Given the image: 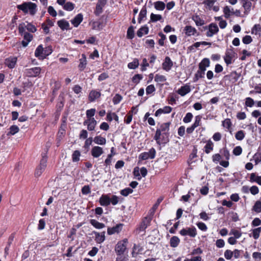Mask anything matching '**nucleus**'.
Instances as JSON below:
<instances>
[{
	"label": "nucleus",
	"mask_w": 261,
	"mask_h": 261,
	"mask_svg": "<svg viewBox=\"0 0 261 261\" xmlns=\"http://www.w3.org/2000/svg\"><path fill=\"white\" fill-rule=\"evenodd\" d=\"M122 96L119 94H116L113 98V102L114 105L119 103L122 100Z\"/></svg>",
	"instance_id": "nucleus-56"
},
{
	"label": "nucleus",
	"mask_w": 261,
	"mask_h": 261,
	"mask_svg": "<svg viewBox=\"0 0 261 261\" xmlns=\"http://www.w3.org/2000/svg\"><path fill=\"white\" fill-rule=\"evenodd\" d=\"M91 152L94 158H97L103 154V150L101 147L96 146L92 148Z\"/></svg>",
	"instance_id": "nucleus-14"
},
{
	"label": "nucleus",
	"mask_w": 261,
	"mask_h": 261,
	"mask_svg": "<svg viewBox=\"0 0 261 261\" xmlns=\"http://www.w3.org/2000/svg\"><path fill=\"white\" fill-rule=\"evenodd\" d=\"M179 233L182 236H189L192 238H194L197 235L196 229L194 227L183 228Z\"/></svg>",
	"instance_id": "nucleus-8"
},
{
	"label": "nucleus",
	"mask_w": 261,
	"mask_h": 261,
	"mask_svg": "<svg viewBox=\"0 0 261 261\" xmlns=\"http://www.w3.org/2000/svg\"><path fill=\"white\" fill-rule=\"evenodd\" d=\"M205 152L206 153L208 154L213 149V143L209 140L204 146Z\"/></svg>",
	"instance_id": "nucleus-37"
},
{
	"label": "nucleus",
	"mask_w": 261,
	"mask_h": 261,
	"mask_svg": "<svg viewBox=\"0 0 261 261\" xmlns=\"http://www.w3.org/2000/svg\"><path fill=\"white\" fill-rule=\"evenodd\" d=\"M191 91V88L190 86L186 85L184 86H182L179 88L177 93L181 96H184L187 94L189 93Z\"/></svg>",
	"instance_id": "nucleus-24"
},
{
	"label": "nucleus",
	"mask_w": 261,
	"mask_h": 261,
	"mask_svg": "<svg viewBox=\"0 0 261 261\" xmlns=\"http://www.w3.org/2000/svg\"><path fill=\"white\" fill-rule=\"evenodd\" d=\"M19 130V127L15 125H13L10 126V131L9 132V134L11 135H14L17 133H18Z\"/></svg>",
	"instance_id": "nucleus-48"
},
{
	"label": "nucleus",
	"mask_w": 261,
	"mask_h": 261,
	"mask_svg": "<svg viewBox=\"0 0 261 261\" xmlns=\"http://www.w3.org/2000/svg\"><path fill=\"white\" fill-rule=\"evenodd\" d=\"M249 181L251 182H256L261 186V176L256 175L255 173H252L250 175Z\"/></svg>",
	"instance_id": "nucleus-25"
},
{
	"label": "nucleus",
	"mask_w": 261,
	"mask_h": 261,
	"mask_svg": "<svg viewBox=\"0 0 261 261\" xmlns=\"http://www.w3.org/2000/svg\"><path fill=\"white\" fill-rule=\"evenodd\" d=\"M205 29H207L206 35L208 37H212L219 32V28L217 24L211 23Z\"/></svg>",
	"instance_id": "nucleus-7"
},
{
	"label": "nucleus",
	"mask_w": 261,
	"mask_h": 261,
	"mask_svg": "<svg viewBox=\"0 0 261 261\" xmlns=\"http://www.w3.org/2000/svg\"><path fill=\"white\" fill-rule=\"evenodd\" d=\"M253 210L257 213L261 212V201H257L255 202L253 206Z\"/></svg>",
	"instance_id": "nucleus-54"
},
{
	"label": "nucleus",
	"mask_w": 261,
	"mask_h": 261,
	"mask_svg": "<svg viewBox=\"0 0 261 261\" xmlns=\"http://www.w3.org/2000/svg\"><path fill=\"white\" fill-rule=\"evenodd\" d=\"M154 6L156 10L159 11H163L165 8V4L161 1H158L154 3Z\"/></svg>",
	"instance_id": "nucleus-33"
},
{
	"label": "nucleus",
	"mask_w": 261,
	"mask_h": 261,
	"mask_svg": "<svg viewBox=\"0 0 261 261\" xmlns=\"http://www.w3.org/2000/svg\"><path fill=\"white\" fill-rule=\"evenodd\" d=\"M83 19V15L81 13H79L71 20V22L74 27H77L82 22Z\"/></svg>",
	"instance_id": "nucleus-18"
},
{
	"label": "nucleus",
	"mask_w": 261,
	"mask_h": 261,
	"mask_svg": "<svg viewBox=\"0 0 261 261\" xmlns=\"http://www.w3.org/2000/svg\"><path fill=\"white\" fill-rule=\"evenodd\" d=\"M100 95L101 93L99 91H97L96 90H92L89 93L88 98L89 101L92 102L99 98Z\"/></svg>",
	"instance_id": "nucleus-22"
},
{
	"label": "nucleus",
	"mask_w": 261,
	"mask_h": 261,
	"mask_svg": "<svg viewBox=\"0 0 261 261\" xmlns=\"http://www.w3.org/2000/svg\"><path fill=\"white\" fill-rule=\"evenodd\" d=\"M216 2V0H205L203 1V4H204L206 6V7L209 10L212 9L213 11L217 12L219 10V7L218 6H214Z\"/></svg>",
	"instance_id": "nucleus-10"
},
{
	"label": "nucleus",
	"mask_w": 261,
	"mask_h": 261,
	"mask_svg": "<svg viewBox=\"0 0 261 261\" xmlns=\"http://www.w3.org/2000/svg\"><path fill=\"white\" fill-rule=\"evenodd\" d=\"M210 60L207 58L203 59L201 62L199 63V69H204V71L206 70V68L210 66Z\"/></svg>",
	"instance_id": "nucleus-27"
},
{
	"label": "nucleus",
	"mask_w": 261,
	"mask_h": 261,
	"mask_svg": "<svg viewBox=\"0 0 261 261\" xmlns=\"http://www.w3.org/2000/svg\"><path fill=\"white\" fill-rule=\"evenodd\" d=\"M150 223V221L147 218H145L144 220L141 223L140 226V230L142 231L145 230V229L147 227Z\"/></svg>",
	"instance_id": "nucleus-40"
},
{
	"label": "nucleus",
	"mask_w": 261,
	"mask_h": 261,
	"mask_svg": "<svg viewBox=\"0 0 261 261\" xmlns=\"http://www.w3.org/2000/svg\"><path fill=\"white\" fill-rule=\"evenodd\" d=\"M40 71L41 68L39 67H36L27 69L25 73L29 76L36 77L39 75Z\"/></svg>",
	"instance_id": "nucleus-11"
},
{
	"label": "nucleus",
	"mask_w": 261,
	"mask_h": 261,
	"mask_svg": "<svg viewBox=\"0 0 261 261\" xmlns=\"http://www.w3.org/2000/svg\"><path fill=\"white\" fill-rule=\"evenodd\" d=\"M99 201L101 206H106L110 204V198L108 195H102Z\"/></svg>",
	"instance_id": "nucleus-23"
},
{
	"label": "nucleus",
	"mask_w": 261,
	"mask_h": 261,
	"mask_svg": "<svg viewBox=\"0 0 261 261\" xmlns=\"http://www.w3.org/2000/svg\"><path fill=\"white\" fill-rule=\"evenodd\" d=\"M63 8L66 11H72L74 8V4L70 2H67L64 4Z\"/></svg>",
	"instance_id": "nucleus-44"
},
{
	"label": "nucleus",
	"mask_w": 261,
	"mask_h": 261,
	"mask_svg": "<svg viewBox=\"0 0 261 261\" xmlns=\"http://www.w3.org/2000/svg\"><path fill=\"white\" fill-rule=\"evenodd\" d=\"M230 234H232L234 236V238L236 239H239L242 236V232L236 229H232L230 232Z\"/></svg>",
	"instance_id": "nucleus-52"
},
{
	"label": "nucleus",
	"mask_w": 261,
	"mask_h": 261,
	"mask_svg": "<svg viewBox=\"0 0 261 261\" xmlns=\"http://www.w3.org/2000/svg\"><path fill=\"white\" fill-rule=\"evenodd\" d=\"M92 25L93 29L97 30H101L103 27L102 23L99 21L93 22Z\"/></svg>",
	"instance_id": "nucleus-39"
},
{
	"label": "nucleus",
	"mask_w": 261,
	"mask_h": 261,
	"mask_svg": "<svg viewBox=\"0 0 261 261\" xmlns=\"http://www.w3.org/2000/svg\"><path fill=\"white\" fill-rule=\"evenodd\" d=\"M154 81L159 83H161L166 81V77L163 75L156 74L154 77Z\"/></svg>",
	"instance_id": "nucleus-41"
},
{
	"label": "nucleus",
	"mask_w": 261,
	"mask_h": 261,
	"mask_svg": "<svg viewBox=\"0 0 261 261\" xmlns=\"http://www.w3.org/2000/svg\"><path fill=\"white\" fill-rule=\"evenodd\" d=\"M172 108L169 106H165L163 108L158 109L155 113V116H160L162 114H168L172 111Z\"/></svg>",
	"instance_id": "nucleus-20"
},
{
	"label": "nucleus",
	"mask_w": 261,
	"mask_h": 261,
	"mask_svg": "<svg viewBox=\"0 0 261 261\" xmlns=\"http://www.w3.org/2000/svg\"><path fill=\"white\" fill-rule=\"evenodd\" d=\"M107 120L109 121L115 120L116 121L118 122L119 118L118 116L115 113H109L107 115Z\"/></svg>",
	"instance_id": "nucleus-38"
},
{
	"label": "nucleus",
	"mask_w": 261,
	"mask_h": 261,
	"mask_svg": "<svg viewBox=\"0 0 261 261\" xmlns=\"http://www.w3.org/2000/svg\"><path fill=\"white\" fill-rule=\"evenodd\" d=\"M233 253L232 251L230 250H226L224 252V257L226 259H231L233 256Z\"/></svg>",
	"instance_id": "nucleus-57"
},
{
	"label": "nucleus",
	"mask_w": 261,
	"mask_h": 261,
	"mask_svg": "<svg viewBox=\"0 0 261 261\" xmlns=\"http://www.w3.org/2000/svg\"><path fill=\"white\" fill-rule=\"evenodd\" d=\"M17 8L24 13H29L31 15H34L37 12V5L32 2H24L21 5H17Z\"/></svg>",
	"instance_id": "nucleus-2"
},
{
	"label": "nucleus",
	"mask_w": 261,
	"mask_h": 261,
	"mask_svg": "<svg viewBox=\"0 0 261 261\" xmlns=\"http://www.w3.org/2000/svg\"><path fill=\"white\" fill-rule=\"evenodd\" d=\"M123 224H118L113 227H108L107 232L109 235H112L115 233H119L121 231Z\"/></svg>",
	"instance_id": "nucleus-12"
},
{
	"label": "nucleus",
	"mask_w": 261,
	"mask_h": 261,
	"mask_svg": "<svg viewBox=\"0 0 261 261\" xmlns=\"http://www.w3.org/2000/svg\"><path fill=\"white\" fill-rule=\"evenodd\" d=\"M93 233L95 234V240L96 243L101 244L105 241L106 239L105 231L101 232L93 231Z\"/></svg>",
	"instance_id": "nucleus-15"
},
{
	"label": "nucleus",
	"mask_w": 261,
	"mask_h": 261,
	"mask_svg": "<svg viewBox=\"0 0 261 261\" xmlns=\"http://www.w3.org/2000/svg\"><path fill=\"white\" fill-rule=\"evenodd\" d=\"M184 30L187 36H194L197 33L196 29L191 25L186 26Z\"/></svg>",
	"instance_id": "nucleus-17"
},
{
	"label": "nucleus",
	"mask_w": 261,
	"mask_h": 261,
	"mask_svg": "<svg viewBox=\"0 0 261 261\" xmlns=\"http://www.w3.org/2000/svg\"><path fill=\"white\" fill-rule=\"evenodd\" d=\"M201 119V116L200 115L196 116L195 118V122L192 125L195 127H197L200 124V121Z\"/></svg>",
	"instance_id": "nucleus-58"
},
{
	"label": "nucleus",
	"mask_w": 261,
	"mask_h": 261,
	"mask_svg": "<svg viewBox=\"0 0 261 261\" xmlns=\"http://www.w3.org/2000/svg\"><path fill=\"white\" fill-rule=\"evenodd\" d=\"M139 65V62L138 59H135L133 62H130L128 64V67L129 69H136L137 68Z\"/></svg>",
	"instance_id": "nucleus-42"
},
{
	"label": "nucleus",
	"mask_w": 261,
	"mask_h": 261,
	"mask_svg": "<svg viewBox=\"0 0 261 261\" xmlns=\"http://www.w3.org/2000/svg\"><path fill=\"white\" fill-rule=\"evenodd\" d=\"M222 125L223 127L229 129L231 125V122L230 121V119H226L222 122Z\"/></svg>",
	"instance_id": "nucleus-59"
},
{
	"label": "nucleus",
	"mask_w": 261,
	"mask_h": 261,
	"mask_svg": "<svg viewBox=\"0 0 261 261\" xmlns=\"http://www.w3.org/2000/svg\"><path fill=\"white\" fill-rule=\"evenodd\" d=\"M127 243V240L126 239L117 243L115 248V251L117 255H123L126 249Z\"/></svg>",
	"instance_id": "nucleus-4"
},
{
	"label": "nucleus",
	"mask_w": 261,
	"mask_h": 261,
	"mask_svg": "<svg viewBox=\"0 0 261 261\" xmlns=\"http://www.w3.org/2000/svg\"><path fill=\"white\" fill-rule=\"evenodd\" d=\"M25 28L30 32L34 33L36 31V27L32 24L31 23H28L26 25H25Z\"/></svg>",
	"instance_id": "nucleus-60"
},
{
	"label": "nucleus",
	"mask_w": 261,
	"mask_h": 261,
	"mask_svg": "<svg viewBox=\"0 0 261 261\" xmlns=\"http://www.w3.org/2000/svg\"><path fill=\"white\" fill-rule=\"evenodd\" d=\"M47 156L46 155L42 156L39 165L36 168L35 175L36 176H40L43 172L45 170L46 167Z\"/></svg>",
	"instance_id": "nucleus-5"
},
{
	"label": "nucleus",
	"mask_w": 261,
	"mask_h": 261,
	"mask_svg": "<svg viewBox=\"0 0 261 261\" xmlns=\"http://www.w3.org/2000/svg\"><path fill=\"white\" fill-rule=\"evenodd\" d=\"M84 124H88V129L89 130H93L97 124L96 121L94 118H89L87 120L84 121Z\"/></svg>",
	"instance_id": "nucleus-19"
},
{
	"label": "nucleus",
	"mask_w": 261,
	"mask_h": 261,
	"mask_svg": "<svg viewBox=\"0 0 261 261\" xmlns=\"http://www.w3.org/2000/svg\"><path fill=\"white\" fill-rule=\"evenodd\" d=\"M179 242V239L177 237L173 236L170 240V246L173 248L176 247L178 245Z\"/></svg>",
	"instance_id": "nucleus-30"
},
{
	"label": "nucleus",
	"mask_w": 261,
	"mask_h": 261,
	"mask_svg": "<svg viewBox=\"0 0 261 261\" xmlns=\"http://www.w3.org/2000/svg\"><path fill=\"white\" fill-rule=\"evenodd\" d=\"M143 79V76L141 74H135L132 79V81L136 84H138L140 81Z\"/></svg>",
	"instance_id": "nucleus-53"
},
{
	"label": "nucleus",
	"mask_w": 261,
	"mask_h": 261,
	"mask_svg": "<svg viewBox=\"0 0 261 261\" xmlns=\"http://www.w3.org/2000/svg\"><path fill=\"white\" fill-rule=\"evenodd\" d=\"M170 124V122L163 123L156 129L154 139L159 145L165 144L168 141Z\"/></svg>",
	"instance_id": "nucleus-1"
},
{
	"label": "nucleus",
	"mask_w": 261,
	"mask_h": 261,
	"mask_svg": "<svg viewBox=\"0 0 261 261\" xmlns=\"http://www.w3.org/2000/svg\"><path fill=\"white\" fill-rule=\"evenodd\" d=\"M146 13H147V9L146 8V7L144 6L141 10L140 13H139V18H138V22L139 23H140L144 17H146Z\"/></svg>",
	"instance_id": "nucleus-36"
},
{
	"label": "nucleus",
	"mask_w": 261,
	"mask_h": 261,
	"mask_svg": "<svg viewBox=\"0 0 261 261\" xmlns=\"http://www.w3.org/2000/svg\"><path fill=\"white\" fill-rule=\"evenodd\" d=\"M149 31L148 28L146 25L142 27L137 33L139 37H142L144 35L147 34Z\"/></svg>",
	"instance_id": "nucleus-29"
},
{
	"label": "nucleus",
	"mask_w": 261,
	"mask_h": 261,
	"mask_svg": "<svg viewBox=\"0 0 261 261\" xmlns=\"http://www.w3.org/2000/svg\"><path fill=\"white\" fill-rule=\"evenodd\" d=\"M48 52L46 53V50H44L42 45H39L35 50V56L39 59H44L47 56L50 55L52 50L50 47H48Z\"/></svg>",
	"instance_id": "nucleus-3"
},
{
	"label": "nucleus",
	"mask_w": 261,
	"mask_h": 261,
	"mask_svg": "<svg viewBox=\"0 0 261 261\" xmlns=\"http://www.w3.org/2000/svg\"><path fill=\"white\" fill-rule=\"evenodd\" d=\"M173 65V62L170 58L169 57H166L162 63V68L164 70L169 71L171 69Z\"/></svg>",
	"instance_id": "nucleus-13"
},
{
	"label": "nucleus",
	"mask_w": 261,
	"mask_h": 261,
	"mask_svg": "<svg viewBox=\"0 0 261 261\" xmlns=\"http://www.w3.org/2000/svg\"><path fill=\"white\" fill-rule=\"evenodd\" d=\"M230 77H231L232 79L233 80V82H237L240 76V74L238 73L236 71H234V72H232L231 73V74H230Z\"/></svg>",
	"instance_id": "nucleus-64"
},
{
	"label": "nucleus",
	"mask_w": 261,
	"mask_h": 261,
	"mask_svg": "<svg viewBox=\"0 0 261 261\" xmlns=\"http://www.w3.org/2000/svg\"><path fill=\"white\" fill-rule=\"evenodd\" d=\"M81 153L79 150L74 151L72 154V160L73 162H78L80 160Z\"/></svg>",
	"instance_id": "nucleus-43"
},
{
	"label": "nucleus",
	"mask_w": 261,
	"mask_h": 261,
	"mask_svg": "<svg viewBox=\"0 0 261 261\" xmlns=\"http://www.w3.org/2000/svg\"><path fill=\"white\" fill-rule=\"evenodd\" d=\"M127 37L129 39H132L134 37V28L132 26L129 27L128 28L127 31Z\"/></svg>",
	"instance_id": "nucleus-51"
},
{
	"label": "nucleus",
	"mask_w": 261,
	"mask_h": 261,
	"mask_svg": "<svg viewBox=\"0 0 261 261\" xmlns=\"http://www.w3.org/2000/svg\"><path fill=\"white\" fill-rule=\"evenodd\" d=\"M216 246L219 248L223 247L225 246V242L223 239H218L216 242Z\"/></svg>",
	"instance_id": "nucleus-63"
},
{
	"label": "nucleus",
	"mask_w": 261,
	"mask_h": 261,
	"mask_svg": "<svg viewBox=\"0 0 261 261\" xmlns=\"http://www.w3.org/2000/svg\"><path fill=\"white\" fill-rule=\"evenodd\" d=\"M234 56L235 53L232 48L226 49L224 57V60L227 65H230L233 62Z\"/></svg>",
	"instance_id": "nucleus-6"
},
{
	"label": "nucleus",
	"mask_w": 261,
	"mask_h": 261,
	"mask_svg": "<svg viewBox=\"0 0 261 261\" xmlns=\"http://www.w3.org/2000/svg\"><path fill=\"white\" fill-rule=\"evenodd\" d=\"M133 192V190L132 189L127 188L121 190L120 194L124 196H127Z\"/></svg>",
	"instance_id": "nucleus-49"
},
{
	"label": "nucleus",
	"mask_w": 261,
	"mask_h": 261,
	"mask_svg": "<svg viewBox=\"0 0 261 261\" xmlns=\"http://www.w3.org/2000/svg\"><path fill=\"white\" fill-rule=\"evenodd\" d=\"M235 137L238 140H242L245 137V134L243 130H239L236 134Z\"/></svg>",
	"instance_id": "nucleus-50"
},
{
	"label": "nucleus",
	"mask_w": 261,
	"mask_h": 261,
	"mask_svg": "<svg viewBox=\"0 0 261 261\" xmlns=\"http://www.w3.org/2000/svg\"><path fill=\"white\" fill-rule=\"evenodd\" d=\"M17 59L15 57H10L5 60V64L10 68L15 67L17 62Z\"/></svg>",
	"instance_id": "nucleus-16"
},
{
	"label": "nucleus",
	"mask_w": 261,
	"mask_h": 261,
	"mask_svg": "<svg viewBox=\"0 0 261 261\" xmlns=\"http://www.w3.org/2000/svg\"><path fill=\"white\" fill-rule=\"evenodd\" d=\"M255 164L261 162V152H257L253 156Z\"/></svg>",
	"instance_id": "nucleus-62"
},
{
	"label": "nucleus",
	"mask_w": 261,
	"mask_h": 261,
	"mask_svg": "<svg viewBox=\"0 0 261 261\" xmlns=\"http://www.w3.org/2000/svg\"><path fill=\"white\" fill-rule=\"evenodd\" d=\"M254 103L253 99L250 97H247L246 98L245 105L246 106L249 107H252Z\"/></svg>",
	"instance_id": "nucleus-61"
},
{
	"label": "nucleus",
	"mask_w": 261,
	"mask_h": 261,
	"mask_svg": "<svg viewBox=\"0 0 261 261\" xmlns=\"http://www.w3.org/2000/svg\"><path fill=\"white\" fill-rule=\"evenodd\" d=\"M193 118V115L191 113H188L186 114L185 117L183 119V121L185 123H189L191 121Z\"/></svg>",
	"instance_id": "nucleus-55"
},
{
	"label": "nucleus",
	"mask_w": 261,
	"mask_h": 261,
	"mask_svg": "<svg viewBox=\"0 0 261 261\" xmlns=\"http://www.w3.org/2000/svg\"><path fill=\"white\" fill-rule=\"evenodd\" d=\"M94 142L98 145H103L106 144V138L100 136H96L93 139Z\"/></svg>",
	"instance_id": "nucleus-28"
},
{
	"label": "nucleus",
	"mask_w": 261,
	"mask_h": 261,
	"mask_svg": "<svg viewBox=\"0 0 261 261\" xmlns=\"http://www.w3.org/2000/svg\"><path fill=\"white\" fill-rule=\"evenodd\" d=\"M162 19V15L160 14H154L151 13L150 15V21L152 22H156L160 21Z\"/></svg>",
	"instance_id": "nucleus-45"
},
{
	"label": "nucleus",
	"mask_w": 261,
	"mask_h": 261,
	"mask_svg": "<svg viewBox=\"0 0 261 261\" xmlns=\"http://www.w3.org/2000/svg\"><path fill=\"white\" fill-rule=\"evenodd\" d=\"M232 12H233V9L232 8L231 10L228 6H225L223 8V13L226 18H228L231 15H233Z\"/></svg>",
	"instance_id": "nucleus-35"
},
{
	"label": "nucleus",
	"mask_w": 261,
	"mask_h": 261,
	"mask_svg": "<svg viewBox=\"0 0 261 261\" xmlns=\"http://www.w3.org/2000/svg\"><path fill=\"white\" fill-rule=\"evenodd\" d=\"M87 64V60L86 58L85 55H82V57L80 59V64L79 65V67L81 70H83L86 66Z\"/></svg>",
	"instance_id": "nucleus-31"
},
{
	"label": "nucleus",
	"mask_w": 261,
	"mask_h": 261,
	"mask_svg": "<svg viewBox=\"0 0 261 261\" xmlns=\"http://www.w3.org/2000/svg\"><path fill=\"white\" fill-rule=\"evenodd\" d=\"M90 223L93 227L96 229H100L105 227V224L99 222L95 219H91L90 220Z\"/></svg>",
	"instance_id": "nucleus-26"
},
{
	"label": "nucleus",
	"mask_w": 261,
	"mask_h": 261,
	"mask_svg": "<svg viewBox=\"0 0 261 261\" xmlns=\"http://www.w3.org/2000/svg\"><path fill=\"white\" fill-rule=\"evenodd\" d=\"M57 24L62 30H68L70 29L69 23L64 19L59 20Z\"/></svg>",
	"instance_id": "nucleus-21"
},
{
	"label": "nucleus",
	"mask_w": 261,
	"mask_h": 261,
	"mask_svg": "<svg viewBox=\"0 0 261 261\" xmlns=\"http://www.w3.org/2000/svg\"><path fill=\"white\" fill-rule=\"evenodd\" d=\"M192 19L195 22L196 25L201 26L204 24V21L198 16H193Z\"/></svg>",
	"instance_id": "nucleus-47"
},
{
	"label": "nucleus",
	"mask_w": 261,
	"mask_h": 261,
	"mask_svg": "<svg viewBox=\"0 0 261 261\" xmlns=\"http://www.w3.org/2000/svg\"><path fill=\"white\" fill-rule=\"evenodd\" d=\"M107 3V0L98 1L96 4L95 10L94 11V13L96 15L99 16L101 13H102L103 11V8L106 6Z\"/></svg>",
	"instance_id": "nucleus-9"
},
{
	"label": "nucleus",
	"mask_w": 261,
	"mask_h": 261,
	"mask_svg": "<svg viewBox=\"0 0 261 261\" xmlns=\"http://www.w3.org/2000/svg\"><path fill=\"white\" fill-rule=\"evenodd\" d=\"M242 6L245 10V13L248 14L252 6V3L251 1H248L247 2H245V3L242 4Z\"/></svg>",
	"instance_id": "nucleus-34"
},
{
	"label": "nucleus",
	"mask_w": 261,
	"mask_h": 261,
	"mask_svg": "<svg viewBox=\"0 0 261 261\" xmlns=\"http://www.w3.org/2000/svg\"><path fill=\"white\" fill-rule=\"evenodd\" d=\"M261 232V227L252 230V237L254 239H257L259 237L260 233Z\"/></svg>",
	"instance_id": "nucleus-46"
},
{
	"label": "nucleus",
	"mask_w": 261,
	"mask_h": 261,
	"mask_svg": "<svg viewBox=\"0 0 261 261\" xmlns=\"http://www.w3.org/2000/svg\"><path fill=\"white\" fill-rule=\"evenodd\" d=\"M205 74L204 69H198L195 75L194 82L197 81L199 79L204 77Z\"/></svg>",
	"instance_id": "nucleus-32"
}]
</instances>
